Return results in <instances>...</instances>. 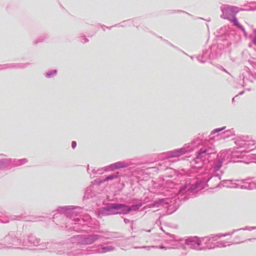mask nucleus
I'll list each match as a JSON object with an SVG mask.
<instances>
[{
    "mask_svg": "<svg viewBox=\"0 0 256 256\" xmlns=\"http://www.w3.org/2000/svg\"><path fill=\"white\" fill-rule=\"evenodd\" d=\"M224 128H216V129H215L214 130V132H219L222 130H223L224 129Z\"/></svg>",
    "mask_w": 256,
    "mask_h": 256,
    "instance_id": "obj_4",
    "label": "nucleus"
},
{
    "mask_svg": "<svg viewBox=\"0 0 256 256\" xmlns=\"http://www.w3.org/2000/svg\"><path fill=\"white\" fill-rule=\"evenodd\" d=\"M121 205H117V204H116L114 205L113 208H121Z\"/></svg>",
    "mask_w": 256,
    "mask_h": 256,
    "instance_id": "obj_7",
    "label": "nucleus"
},
{
    "mask_svg": "<svg viewBox=\"0 0 256 256\" xmlns=\"http://www.w3.org/2000/svg\"><path fill=\"white\" fill-rule=\"evenodd\" d=\"M232 22L234 23V24L236 26H238V22L236 20V18H234L232 20Z\"/></svg>",
    "mask_w": 256,
    "mask_h": 256,
    "instance_id": "obj_3",
    "label": "nucleus"
},
{
    "mask_svg": "<svg viewBox=\"0 0 256 256\" xmlns=\"http://www.w3.org/2000/svg\"><path fill=\"white\" fill-rule=\"evenodd\" d=\"M76 146V142L73 141L72 143V146L73 148H74Z\"/></svg>",
    "mask_w": 256,
    "mask_h": 256,
    "instance_id": "obj_5",
    "label": "nucleus"
},
{
    "mask_svg": "<svg viewBox=\"0 0 256 256\" xmlns=\"http://www.w3.org/2000/svg\"><path fill=\"white\" fill-rule=\"evenodd\" d=\"M118 168H124L128 166L127 164L122 162H118L116 164Z\"/></svg>",
    "mask_w": 256,
    "mask_h": 256,
    "instance_id": "obj_2",
    "label": "nucleus"
},
{
    "mask_svg": "<svg viewBox=\"0 0 256 256\" xmlns=\"http://www.w3.org/2000/svg\"><path fill=\"white\" fill-rule=\"evenodd\" d=\"M224 10L226 12H230L232 14L236 13L238 12V8L234 6H227Z\"/></svg>",
    "mask_w": 256,
    "mask_h": 256,
    "instance_id": "obj_1",
    "label": "nucleus"
},
{
    "mask_svg": "<svg viewBox=\"0 0 256 256\" xmlns=\"http://www.w3.org/2000/svg\"><path fill=\"white\" fill-rule=\"evenodd\" d=\"M180 155V154L179 152H176L173 156L176 157V156H179Z\"/></svg>",
    "mask_w": 256,
    "mask_h": 256,
    "instance_id": "obj_6",
    "label": "nucleus"
},
{
    "mask_svg": "<svg viewBox=\"0 0 256 256\" xmlns=\"http://www.w3.org/2000/svg\"><path fill=\"white\" fill-rule=\"evenodd\" d=\"M254 43L256 44V38H255V39L254 40Z\"/></svg>",
    "mask_w": 256,
    "mask_h": 256,
    "instance_id": "obj_8",
    "label": "nucleus"
}]
</instances>
